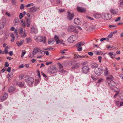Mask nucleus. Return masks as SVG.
Here are the masks:
<instances>
[{"label":"nucleus","mask_w":123,"mask_h":123,"mask_svg":"<svg viewBox=\"0 0 123 123\" xmlns=\"http://www.w3.org/2000/svg\"><path fill=\"white\" fill-rule=\"evenodd\" d=\"M25 81L28 85L31 86L33 83L34 80L32 78H29L26 76L25 77Z\"/></svg>","instance_id":"f257e3e1"},{"label":"nucleus","mask_w":123,"mask_h":123,"mask_svg":"<svg viewBox=\"0 0 123 123\" xmlns=\"http://www.w3.org/2000/svg\"><path fill=\"white\" fill-rule=\"evenodd\" d=\"M35 39L36 41L37 42H42L43 43H45L46 42V38L44 36L43 37L41 36L35 37Z\"/></svg>","instance_id":"f03ea898"},{"label":"nucleus","mask_w":123,"mask_h":123,"mask_svg":"<svg viewBox=\"0 0 123 123\" xmlns=\"http://www.w3.org/2000/svg\"><path fill=\"white\" fill-rule=\"evenodd\" d=\"M103 72V69L101 68H96L94 70L95 74L98 76L100 75Z\"/></svg>","instance_id":"7ed1b4c3"},{"label":"nucleus","mask_w":123,"mask_h":123,"mask_svg":"<svg viewBox=\"0 0 123 123\" xmlns=\"http://www.w3.org/2000/svg\"><path fill=\"white\" fill-rule=\"evenodd\" d=\"M67 30L69 32H74L75 33H77L78 31L76 29L75 26L73 25H70L68 27Z\"/></svg>","instance_id":"20e7f679"},{"label":"nucleus","mask_w":123,"mask_h":123,"mask_svg":"<svg viewBox=\"0 0 123 123\" xmlns=\"http://www.w3.org/2000/svg\"><path fill=\"white\" fill-rule=\"evenodd\" d=\"M111 18V15L108 13H102L101 18L104 20H109Z\"/></svg>","instance_id":"39448f33"},{"label":"nucleus","mask_w":123,"mask_h":123,"mask_svg":"<svg viewBox=\"0 0 123 123\" xmlns=\"http://www.w3.org/2000/svg\"><path fill=\"white\" fill-rule=\"evenodd\" d=\"M55 41L56 42V44H58L60 43L61 44H63L64 46L65 45L64 43V41L62 40H60L58 37L57 35H55L54 37Z\"/></svg>","instance_id":"423d86ee"},{"label":"nucleus","mask_w":123,"mask_h":123,"mask_svg":"<svg viewBox=\"0 0 123 123\" xmlns=\"http://www.w3.org/2000/svg\"><path fill=\"white\" fill-rule=\"evenodd\" d=\"M67 13V18L69 20H71L74 15L73 13L69 11H68Z\"/></svg>","instance_id":"0eeeda50"},{"label":"nucleus","mask_w":123,"mask_h":123,"mask_svg":"<svg viewBox=\"0 0 123 123\" xmlns=\"http://www.w3.org/2000/svg\"><path fill=\"white\" fill-rule=\"evenodd\" d=\"M77 38V37L75 35H73L69 37L68 40L70 43H73L74 41L76 40Z\"/></svg>","instance_id":"6e6552de"},{"label":"nucleus","mask_w":123,"mask_h":123,"mask_svg":"<svg viewBox=\"0 0 123 123\" xmlns=\"http://www.w3.org/2000/svg\"><path fill=\"white\" fill-rule=\"evenodd\" d=\"M90 70L89 67L88 66L83 67L82 68V71L84 74H86Z\"/></svg>","instance_id":"1a4fd4ad"},{"label":"nucleus","mask_w":123,"mask_h":123,"mask_svg":"<svg viewBox=\"0 0 123 123\" xmlns=\"http://www.w3.org/2000/svg\"><path fill=\"white\" fill-rule=\"evenodd\" d=\"M8 97V94L7 93L5 92L3 95L1 96L0 97V100L1 101H3L7 98Z\"/></svg>","instance_id":"9d476101"},{"label":"nucleus","mask_w":123,"mask_h":123,"mask_svg":"<svg viewBox=\"0 0 123 123\" xmlns=\"http://www.w3.org/2000/svg\"><path fill=\"white\" fill-rule=\"evenodd\" d=\"M108 85L111 88L116 87V83L113 80H111L109 82Z\"/></svg>","instance_id":"9b49d317"},{"label":"nucleus","mask_w":123,"mask_h":123,"mask_svg":"<svg viewBox=\"0 0 123 123\" xmlns=\"http://www.w3.org/2000/svg\"><path fill=\"white\" fill-rule=\"evenodd\" d=\"M56 70V68L54 66H51L50 67L49 69V72L52 74H54V72Z\"/></svg>","instance_id":"f8f14e48"},{"label":"nucleus","mask_w":123,"mask_h":123,"mask_svg":"<svg viewBox=\"0 0 123 123\" xmlns=\"http://www.w3.org/2000/svg\"><path fill=\"white\" fill-rule=\"evenodd\" d=\"M58 65L59 66V72H60L62 73L66 72V71L63 69L61 63H58Z\"/></svg>","instance_id":"ddd939ff"},{"label":"nucleus","mask_w":123,"mask_h":123,"mask_svg":"<svg viewBox=\"0 0 123 123\" xmlns=\"http://www.w3.org/2000/svg\"><path fill=\"white\" fill-rule=\"evenodd\" d=\"M110 11L111 14L114 15L117 14L118 10L117 9H111L110 10Z\"/></svg>","instance_id":"4468645a"},{"label":"nucleus","mask_w":123,"mask_h":123,"mask_svg":"<svg viewBox=\"0 0 123 123\" xmlns=\"http://www.w3.org/2000/svg\"><path fill=\"white\" fill-rule=\"evenodd\" d=\"M38 30L37 28L35 27H31V33H37Z\"/></svg>","instance_id":"2eb2a0df"},{"label":"nucleus","mask_w":123,"mask_h":123,"mask_svg":"<svg viewBox=\"0 0 123 123\" xmlns=\"http://www.w3.org/2000/svg\"><path fill=\"white\" fill-rule=\"evenodd\" d=\"M40 50H41L40 49L38 48H35L34 49L32 54L33 55H35L38 52H39L40 53Z\"/></svg>","instance_id":"dca6fc26"},{"label":"nucleus","mask_w":123,"mask_h":123,"mask_svg":"<svg viewBox=\"0 0 123 123\" xmlns=\"http://www.w3.org/2000/svg\"><path fill=\"white\" fill-rule=\"evenodd\" d=\"M77 9L78 12H83L86 11L85 9L82 7H78Z\"/></svg>","instance_id":"f3484780"},{"label":"nucleus","mask_w":123,"mask_h":123,"mask_svg":"<svg viewBox=\"0 0 123 123\" xmlns=\"http://www.w3.org/2000/svg\"><path fill=\"white\" fill-rule=\"evenodd\" d=\"M108 55L111 58L113 59L115 57L116 54L114 53L110 52L108 53Z\"/></svg>","instance_id":"a211bd4d"},{"label":"nucleus","mask_w":123,"mask_h":123,"mask_svg":"<svg viewBox=\"0 0 123 123\" xmlns=\"http://www.w3.org/2000/svg\"><path fill=\"white\" fill-rule=\"evenodd\" d=\"M93 16L96 18L98 19L102 16V14H100L99 13H96L93 15Z\"/></svg>","instance_id":"6ab92c4d"},{"label":"nucleus","mask_w":123,"mask_h":123,"mask_svg":"<svg viewBox=\"0 0 123 123\" xmlns=\"http://www.w3.org/2000/svg\"><path fill=\"white\" fill-rule=\"evenodd\" d=\"M38 9V7L34 6L32 7L30 9V11L31 12H35L37 11Z\"/></svg>","instance_id":"aec40b11"},{"label":"nucleus","mask_w":123,"mask_h":123,"mask_svg":"<svg viewBox=\"0 0 123 123\" xmlns=\"http://www.w3.org/2000/svg\"><path fill=\"white\" fill-rule=\"evenodd\" d=\"M80 65V64L79 63H75L72 67V68L73 69L74 68H77L79 67Z\"/></svg>","instance_id":"412c9836"},{"label":"nucleus","mask_w":123,"mask_h":123,"mask_svg":"<svg viewBox=\"0 0 123 123\" xmlns=\"http://www.w3.org/2000/svg\"><path fill=\"white\" fill-rule=\"evenodd\" d=\"M74 23L77 25H79L80 23V21L79 18L75 19L74 20Z\"/></svg>","instance_id":"4be33fe9"},{"label":"nucleus","mask_w":123,"mask_h":123,"mask_svg":"<svg viewBox=\"0 0 123 123\" xmlns=\"http://www.w3.org/2000/svg\"><path fill=\"white\" fill-rule=\"evenodd\" d=\"M5 25V23L3 21V20L2 19L0 21V28H3Z\"/></svg>","instance_id":"5701e85b"},{"label":"nucleus","mask_w":123,"mask_h":123,"mask_svg":"<svg viewBox=\"0 0 123 123\" xmlns=\"http://www.w3.org/2000/svg\"><path fill=\"white\" fill-rule=\"evenodd\" d=\"M85 44V43L83 42H80L76 44L77 47H79L84 45Z\"/></svg>","instance_id":"b1692460"},{"label":"nucleus","mask_w":123,"mask_h":123,"mask_svg":"<svg viewBox=\"0 0 123 123\" xmlns=\"http://www.w3.org/2000/svg\"><path fill=\"white\" fill-rule=\"evenodd\" d=\"M15 88L14 86H12L9 88L8 91L10 93H11L14 91L15 90Z\"/></svg>","instance_id":"393cba45"},{"label":"nucleus","mask_w":123,"mask_h":123,"mask_svg":"<svg viewBox=\"0 0 123 123\" xmlns=\"http://www.w3.org/2000/svg\"><path fill=\"white\" fill-rule=\"evenodd\" d=\"M17 85L19 86L20 87H23L24 86L25 83L23 82H17Z\"/></svg>","instance_id":"a878e982"},{"label":"nucleus","mask_w":123,"mask_h":123,"mask_svg":"<svg viewBox=\"0 0 123 123\" xmlns=\"http://www.w3.org/2000/svg\"><path fill=\"white\" fill-rule=\"evenodd\" d=\"M40 79H37V77L36 78L34 84L36 86L39 83Z\"/></svg>","instance_id":"bb28decb"},{"label":"nucleus","mask_w":123,"mask_h":123,"mask_svg":"<svg viewBox=\"0 0 123 123\" xmlns=\"http://www.w3.org/2000/svg\"><path fill=\"white\" fill-rule=\"evenodd\" d=\"M24 41L23 40L21 41L20 40V42H17L16 43L18 46H21L24 43Z\"/></svg>","instance_id":"cd10ccee"},{"label":"nucleus","mask_w":123,"mask_h":123,"mask_svg":"<svg viewBox=\"0 0 123 123\" xmlns=\"http://www.w3.org/2000/svg\"><path fill=\"white\" fill-rule=\"evenodd\" d=\"M14 21L15 23V25H18L19 24V19L18 18H15L14 20Z\"/></svg>","instance_id":"c85d7f7f"},{"label":"nucleus","mask_w":123,"mask_h":123,"mask_svg":"<svg viewBox=\"0 0 123 123\" xmlns=\"http://www.w3.org/2000/svg\"><path fill=\"white\" fill-rule=\"evenodd\" d=\"M40 53L42 54H45L47 55H49V53L48 51H43L42 50H40Z\"/></svg>","instance_id":"c756f323"},{"label":"nucleus","mask_w":123,"mask_h":123,"mask_svg":"<svg viewBox=\"0 0 123 123\" xmlns=\"http://www.w3.org/2000/svg\"><path fill=\"white\" fill-rule=\"evenodd\" d=\"M92 68H97L98 65L97 64L95 63H93L92 64Z\"/></svg>","instance_id":"7c9ffc66"},{"label":"nucleus","mask_w":123,"mask_h":123,"mask_svg":"<svg viewBox=\"0 0 123 123\" xmlns=\"http://www.w3.org/2000/svg\"><path fill=\"white\" fill-rule=\"evenodd\" d=\"M104 73L105 75L106 76L108 74V69L106 67L105 68V69L104 70Z\"/></svg>","instance_id":"2f4dec72"},{"label":"nucleus","mask_w":123,"mask_h":123,"mask_svg":"<svg viewBox=\"0 0 123 123\" xmlns=\"http://www.w3.org/2000/svg\"><path fill=\"white\" fill-rule=\"evenodd\" d=\"M9 49V47L8 46H7L5 48L4 53L6 54H7L8 53V49Z\"/></svg>","instance_id":"473e14b6"},{"label":"nucleus","mask_w":123,"mask_h":123,"mask_svg":"<svg viewBox=\"0 0 123 123\" xmlns=\"http://www.w3.org/2000/svg\"><path fill=\"white\" fill-rule=\"evenodd\" d=\"M25 41L26 43H30L31 42V38H28L26 39Z\"/></svg>","instance_id":"72a5a7b5"},{"label":"nucleus","mask_w":123,"mask_h":123,"mask_svg":"<svg viewBox=\"0 0 123 123\" xmlns=\"http://www.w3.org/2000/svg\"><path fill=\"white\" fill-rule=\"evenodd\" d=\"M113 78V77L112 75H109L107 78V80H112Z\"/></svg>","instance_id":"f704fd0d"},{"label":"nucleus","mask_w":123,"mask_h":123,"mask_svg":"<svg viewBox=\"0 0 123 123\" xmlns=\"http://www.w3.org/2000/svg\"><path fill=\"white\" fill-rule=\"evenodd\" d=\"M109 27L111 29H114L116 27V25H110L109 26Z\"/></svg>","instance_id":"c9c22d12"},{"label":"nucleus","mask_w":123,"mask_h":123,"mask_svg":"<svg viewBox=\"0 0 123 123\" xmlns=\"http://www.w3.org/2000/svg\"><path fill=\"white\" fill-rule=\"evenodd\" d=\"M54 42V41L53 39H51L49 41V44H53Z\"/></svg>","instance_id":"e433bc0d"},{"label":"nucleus","mask_w":123,"mask_h":123,"mask_svg":"<svg viewBox=\"0 0 123 123\" xmlns=\"http://www.w3.org/2000/svg\"><path fill=\"white\" fill-rule=\"evenodd\" d=\"M27 23L31 24V18H26Z\"/></svg>","instance_id":"4c0bfd02"},{"label":"nucleus","mask_w":123,"mask_h":123,"mask_svg":"<svg viewBox=\"0 0 123 123\" xmlns=\"http://www.w3.org/2000/svg\"><path fill=\"white\" fill-rule=\"evenodd\" d=\"M13 76V74L12 73L9 74H8V79H10V78H12Z\"/></svg>","instance_id":"58836bf2"},{"label":"nucleus","mask_w":123,"mask_h":123,"mask_svg":"<svg viewBox=\"0 0 123 123\" xmlns=\"http://www.w3.org/2000/svg\"><path fill=\"white\" fill-rule=\"evenodd\" d=\"M120 102L119 100H117L116 101V105H117V106L118 105L120 104V102Z\"/></svg>","instance_id":"ea45409f"},{"label":"nucleus","mask_w":123,"mask_h":123,"mask_svg":"<svg viewBox=\"0 0 123 123\" xmlns=\"http://www.w3.org/2000/svg\"><path fill=\"white\" fill-rule=\"evenodd\" d=\"M34 4L33 3L29 4L26 6V7H28L30 6H33Z\"/></svg>","instance_id":"a19ab883"},{"label":"nucleus","mask_w":123,"mask_h":123,"mask_svg":"<svg viewBox=\"0 0 123 123\" xmlns=\"http://www.w3.org/2000/svg\"><path fill=\"white\" fill-rule=\"evenodd\" d=\"M113 35V34L111 32L110 34L108 36V37H109V38H111L112 37Z\"/></svg>","instance_id":"79ce46f5"},{"label":"nucleus","mask_w":123,"mask_h":123,"mask_svg":"<svg viewBox=\"0 0 123 123\" xmlns=\"http://www.w3.org/2000/svg\"><path fill=\"white\" fill-rule=\"evenodd\" d=\"M56 4L59 5L60 4L62 3L61 0H56Z\"/></svg>","instance_id":"37998d69"},{"label":"nucleus","mask_w":123,"mask_h":123,"mask_svg":"<svg viewBox=\"0 0 123 123\" xmlns=\"http://www.w3.org/2000/svg\"><path fill=\"white\" fill-rule=\"evenodd\" d=\"M23 16H24L23 15L22 13H20L19 15V19H21Z\"/></svg>","instance_id":"c03bdc74"},{"label":"nucleus","mask_w":123,"mask_h":123,"mask_svg":"<svg viewBox=\"0 0 123 123\" xmlns=\"http://www.w3.org/2000/svg\"><path fill=\"white\" fill-rule=\"evenodd\" d=\"M67 50L66 49H64L63 50H61L60 52L62 54H63L65 53V51Z\"/></svg>","instance_id":"a18cd8bd"},{"label":"nucleus","mask_w":123,"mask_h":123,"mask_svg":"<svg viewBox=\"0 0 123 123\" xmlns=\"http://www.w3.org/2000/svg\"><path fill=\"white\" fill-rule=\"evenodd\" d=\"M123 0H121L120 3V6L121 7H123Z\"/></svg>","instance_id":"49530a36"},{"label":"nucleus","mask_w":123,"mask_h":123,"mask_svg":"<svg viewBox=\"0 0 123 123\" xmlns=\"http://www.w3.org/2000/svg\"><path fill=\"white\" fill-rule=\"evenodd\" d=\"M25 6L23 4H21L20 6V9L21 10H22L24 9Z\"/></svg>","instance_id":"de8ad7c7"},{"label":"nucleus","mask_w":123,"mask_h":123,"mask_svg":"<svg viewBox=\"0 0 123 123\" xmlns=\"http://www.w3.org/2000/svg\"><path fill=\"white\" fill-rule=\"evenodd\" d=\"M24 75L23 74H21L19 76V77L21 80L22 79L24 78Z\"/></svg>","instance_id":"09e8293b"},{"label":"nucleus","mask_w":123,"mask_h":123,"mask_svg":"<svg viewBox=\"0 0 123 123\" xmlns=\"http://www.w3.org/2000/svg\"><path fill=\"white\" fill-rule=\"evenodd\" d=\"M64 11V10L63 9H58V12L59 13L62 12Z\"/></svg>","instance_id":"8fccbe9b"},{"label":"nucleus","mask_w":123,"mask_h":123,"mask_svg":"<svg viewBox=\"0 0 123 123\" xmlns=\"http://www.w3.org/2000/svg\"><path fill=\"white\" fill-rule=\"evenodd\" d=\"M77 50L78 51H80L82 50V47H77Z\"/></svg>","instance_id":"3c124183"},{"label":"nucleus","mask_w":123,"mask_h":123,"mask_svg":"<svg viewBox=\"0 0 123 123\" xmlns=\"http://www.w3.org/2000/svg\"><path fill=\"white\" fill-rule=\"evenodd\" d=\"M85 57V56H81L79 55H78L77 56V58H83Z\"/></svg>","instance_id":"603ef678"},{"label":"nucleus","mask_w":123,"mask_h":123,"mask_svg":"<svg viewBox=\"0 0 123 123\" xmlns=\"http://www.w3.org/2000/svg\"><path fill=\"white\" fill-rule=\"evenodd\" d=\"M87 63V62L86 61H85L84 62H83L81 63V65L82 66L84 65H85Z\"/></svg>","instance_id":"864d4df0"},{"label":"nucleus","mask_w":123,"mask_h":123,"mask_svg":"<svg viewBox=\"0 0 123 123\" xmlns=\"http://www.w3.org/2000/svg\"><path fill=\"white\" fill-rule=\"evenodd\" d=\"M37 72L38 73V76L39 77L38 79H40V78H41V77H40V73L39 71V70H38L37 71Z\"/></svg>","instance_id":"5fc2aeb1"},{"label":"nucleus","mask_w":123,"mask_h":123,"mask_svg":"<svg viewBox=\"0 0 123 123\" xmlns=\"http://www.w3.org/2000/svg\"><path fill=\"white\" fill-rule=\"evenodd\" d=\"M121 17H118L115 20V22H117L119 21Z\"/></svg>","instance_id":"6e6d98bb"},{"label":"nucleus","mask_w":123,"mask_h":123,"mask_svg":"<svg viewBox=\"0 0 123 123\" xmlns=\"http://www.w3.org/2000/svg\"><path fill=\"white\" fill-rule=\"evenodd\" d=\"M9 54L10 56H12L13 54V52L12 51H10L9 53Z\"/></svg>","instance_id":"4d7b16f0"},{"label":"nucleus","mask_w":123,"mask_h":123,"mask_svg":"<svg viewBox=\"0 0 123 123\" xmlns=\"http://www.w3.org/2000/svg\"><path fill=\"white\" fill-rule=\"evenodd\" d=\"M123 106V102H120V104L119 105L118 107H120L121 106Z\"/></svg>","instance_id":"13d9d810"},{"label":"nucleus","mask_w":123,"mask_h":123,"mask_svg":"<svg viewBox=\"0 0 123 123\" xmlns=\"http://www.w3.org/2000/svg\"><path fill=\"white\" fill-rule=\"evenodd\" d=\"M5 14L8 17H10L11 16L10 14L9 13L7 12H6Z\"/></svg>","instance_id":"bf43d9fd"},{"label":"nucleus","mask_w":123,"mask_h":123,"mask_svg":"<svg viewBox=\"0 0 123 123\" xmlns=\"http://www.w3.org/2000/svg\"><path fill=\"white\" fill-rule=\"evenodd\" d=\"M23 30L22 29H21L20 30V31L19 32V34L21 35L22 34L23 32Z\"/></svg>","instance_id":"052dcab7"},{"label":"nucleus","mask_w":123,"mask_h":123,"mask_svg":"<svg viewBox=\"0 0 123 123\" xmlns=\"http://www.w3.org/2000/svg\"><path fill=\"white\" fill-rule=\"evenodd\" d=\"M9 66L8 63L7 62H5V66L8 67Z\"/></svg>","instance_id":"680f3d73"},{"label":"nucleus","mask_w":123,"mask_h":123,"mask_svg":"<svg viewBox=\"0 0 123 123\" xmlns=\"http://www.w3.org/2000/svg\"><path fill=\"white\" fill-rule=\"evenodd\" d=\"M43 55V54H42V55H39L37 56V58H41Z\"/></svg>","instance_id":"e2e57ef3"},{"label":"nucleus","mask_w":123,"mask_h":123,"mask_svg":"<svg viewBox=\"0 0 123 123\" xmlns=\"http://www.w3.org/2000/svg\"><path fill=\"white\" fill-rule=\"evenodd\" d=\"M88 54L92 56L93 55V53L92 52H89L88 53Z\"/></svg>","instance_id":"0e129e2a"},{"label":"nucleus","mask_w":123,"mask_h":123,"mask_svg":"<svg viewBox=\"0 0 123 123\" xmlns=\"http://www.w3.org/2000/svg\"><path fill=\"white\" fill-rule=\"evenodd\" d=\"M26 33L24 31V32L23 34V37H26Z\"/></svg>","instance_id":"69168bd1"},{"label":"nucleus","mask_w":123,"mask_h":123,"mask_svg":"<svg viewBox=\"0 0 123 123\" xmlns=\"http://www.w3.org/2000/svg\"><path fill=\"white\" fill-rule=\"evenodd\" d=\"M105 39H106V38H105L103 37L100 39V41L101 42H102L103 41L105 40Z\"/></svg>","instance_id":"338daca9"},{"label":"nucleus","mask_w":123,"mask_h":123,"mask_svg":"<svg viewBox=\"0 0 123 123\" xmlns=\"http://www.w3.org/2000/svg\"><path fill=\"white\" fill-rule=\"evenodd\" d=\"M11 70V67H8V68H7V71L8 72H9Z\"/></svg>","instance_id":"774afa93"}]
</instances>
